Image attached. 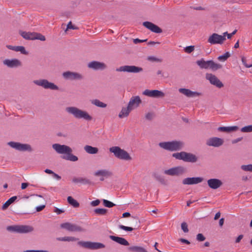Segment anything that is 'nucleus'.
<instances>
[{
	"instance_id": "nucleus-1",
	"label": "nucleus",
	"mask_w": 252,
	"mask_h": 252,
	"mask_svg": "<svg viewBox=\"0 0 252 252\" xmlns=\"http://www.w3.org/2000/svg\"><path fill=\"white\" fill-rule=\"evenodd\" d=\"M65 111L77 119H83L87 121H91L93 120V117L87 111L76 107H67L65 108Z\"/></svg>"
},
{
	"instance_id": "nucleus-2",
	"label": "nucleus",
	"mask_w": 252,
	"mask_h": 252,
	"mask_svg": "<svg viewBox=\"0 0 252 252\" xmlns=\"http://www.w3.org/2000/svg\"><path fill=\"white\" fill-rule=\"evenodd\" d=\"M158 145L164 150L172 152L182 150L184 146V143L181 141L174 140L160 142Z\"/></svg>"
},
{
	"instance_id": "nucleus-3",
	"label": "nucleus",
	"mask_w": 252,
	"mask_h": 252,
	"mask_svg": "<svg viewBox=\"0 0 252 252\" xmlns=\"http://www.w3.org/2000/svg\"><path fill=\"white\" fill-rule=\"evenodd\" d=\"M172 156L176 159L182 160L187 162L195 163L198 161V158L196 155L184 151L173 153Z\"/></svg>"
},
{
	"instance_id": "nucleus-4",
	"label": "nucleus",
	"mask_w": 252,
	"mask_h": 252,
	"mask_svg": "<svg viewBox=\"0 0 252 252\" xmlns=\"http://www.w3.org/2000/svg\"><path fill=\"white\" fill-rule=\"evenodd\" d=\"M6 230L11 232L17 233H27L33 231L32 226L27 225H13L8 226Z\"/></svg>"
},
{
	"instance_id": "nucleus-5",
	"label": "nucleus",
	"mask_w": 252,
	"mask_h": 252,
	"mask_svg": "<svg viewBox=\"0 0 252 252\" xmlns=\"http://www.w3.org/2000/svg\"><path fill=\"white\" fill-rule=\"evenodd\" d=\"M109 151L114 154V156L118 158L130 160L131 158L129 154L125 150L121 149L118 146H113L109 149Z\"/></svg>"
},
{
	"instance_id": "nucleus-6",
	"label": "nucleus",
	"mask_w": 252,
	"mask_h": 252,
	"mask_svg": "<svg viewBox=\"0 0 252 252\" xmlns=\"http://www.w3.org/2000/svg\"><path fill=\"white\" fill-rule=\"evenodd\" d=\"M33 83L35 85L42 87L45 89H50L51 90H59V89L58 86L45 79L34 80L33 81Z\"/></svg>"
},
{
	"instance_id": "nucleus-7",
	"label": "nucleus",
	"mask_w": 252,
	"mask_h": 252,
	"mask_svg": "<svg viewBox=\"0 0 252 252\" xmlns=\"http://www.w3.org/2000/svg\"><path fill=\"white\" fill-rule=\"evenodd\" d=\"M78 245L84 248L90 250H98L105 247V245L99 242H93L91 241H79Z\"/></svg>"
},
{
	"instance_id": "nucleus-8",
	"label": "nucleus",
	"mask_w": 252,
	"mask_h": 252,
	"mask_svg": "<svg viewBox=\"0 0 252 252\" xmlns=\"http://www.w3.org/2000/svg\"><path fill=\"white\" fill-rule=\"evenodd\" d=\"M61 227L70 232H85L86 229L81 226L70 222H65L61 224Z\"/></svg>"
},
{
	"instance_id": "nucleus-9",
	"label": "nucleus",
	"mask_w": 252,
	"mask_h": 252,
	"mask_svg": "<svg viewBox=\"0 0 252 252\" xmlns=\"http://www.w3.org/2000/svg\"><path fill=\"white\" fill-rule=\"evenodd\" d=\"M11 148L19 151L32 152V149L30 145L28 144H22L19 142L11 141L7 144Z\"/></svg>"
},
{
	"instance_id": "nucleus-10",
	"label": "nucleus",
	"mask_w": 252,
	"mask_h": 252,
	"mask_svg": "<svg viewBox=\"0 0 252 252\" xmlns=\"http://www.w3.org/2000/svg\"><path fill=\"white\" fill-rule=\"evenodd\" d=\"M225 40L226 38L224 36L213 33L209 36L207 41L211 45L222 44Z\"/></svg>"
},
{
	"instance_id": "nucleus-11",
	"label": "nucleus",
	"mask_w": 252,
	"mask_h": 252,
	"mask_svg": "<svg viewBox=\"0 0 252 252\" xmlns=\"http://www.w3.org/2000/svg\"><path fill=\"white\" fill-rule=\"evenodd\" d=\"M63 77L66 80L71 81L73 80H82L84 79V76L79 73L67 71L63 73Z\"/></svg>"
},
{
	"instance_id": "nucleus-12",
	"label": "nucleus",
	"mask_w": 252,
	"mask_h": 252,
	"mask_svg": "<svg viewBox=\"0 0 252 252\" xmlns=\"http://www.w3.org/2000/svg\"><path fill=\"white\" fill-rule=\"evenodd\" d=\"M186 172V169L185 167L182 166H178L165 170L164 173L170 176H180L184 174Z\"/></svg>"
},
{
	"instance_id": "nucleus-13",
	"label": "nucleus",
	"mask_w": 252,
	"mask_h": 252,
	"mask_svg": "<svg viewBox=\"0 0 252 252\" xmlns=\"http://www.w3.org/2000/svg\"><path fill=\"white\" fill-rule=\"evenodd\" d=\"M143 70V69L142 67L135 65H124L116 69L117 71H123L134 73L142 72Z\"/></svg>"
},
{
	"instance_id": "nucleus-14",
	"label": "nucleus",
	"mask_w": 252,
	"mask_h": 252,
	"mask_svg": "<svg viewBox=\"0 0 252 252\" xmlns=\"http://www.w3.org/2000/svg\"><path fill=\"white\" fill-rule=\"evenodd\" d=\"M53 148L60 154H65L68 153L72 152V149L68 146L61 145L60 144H54L52 145Z\"/></svg>"
},
{
	"instance_id": "nucleus-15",
	"label": "nucleus",
	"mask_w": 252,
	"mask_h": 252,
	"mask_svg": "<svg viewBox=\"0 0 252 252\" xmlns=\"http://www.w3.org/2000/svg\"><path fill=\"white\" fill-rule=\"evenodd\" d=\"M206 78L208 80L210 83L219 88L223 87L222 83L215 75L211 73H207Z\"/></svg>"
},
{
	"instance_id": "nucleus-16",
	"label": "nucleus",
	"mask_w": 252,
	"mask_h": 252,
	"mask_svg": "<svg viewBox=\"0 0 252 252\" xmlns=\"http://www.w3.org/2000/svg\"><path fill=\"white\" fill-rule=\"evenodd\" d=\"M224 141L222 139L214 137L209 138L206 141V145L208 146L219 147L223 144Z\"/></svg>"
},
{
	"instance_id": "nucleus-17",
	"label": "nucleus",
	"mask_w": 252,
	"mask_h": 252,
	"mask_svg": "<svg viewBox=\"0 0 252 252\" xmlns=\"http://www.w3.org/2000/svg\"><path fill=\"white\" fill-rule=\"evenodd\" d=\"M142 94L145 95L152 97H163L164 96V94L162 92L157 90H150L146 89Z\"/></svg>"
},
{
	"instance_id": "nucleus-18",
	"label": "nucleus",
	"mask_w": 252,
	"mask_h": 252,
	"mask_svg": "<svg viewBox=\"0 0 252 252\" xmlns=\"http://www.w3.org/2000/svg\"><path fill=\"white\" fill-rule=\"evenodd\" d=\"M87 66L95 70H103L106 68V65L104 63L98 61L91 62L88 63Z\"/></svg>"
},
{
	"instance_id": "nucleus-19",
	"label": "nucleus",
	"mask_w": 252,
	"mask_h": 252,
	"mask_svg": "<svg viewBox=\"0 0 252 252\" xmlns=\"http://www.w3.org/2000/svg\"><path fill=\"white\" fill-rule=\"evenodd\" d=\"M113 173L112 172L106 169H101L96 171L94 172V175L96 177H100V180L103 181L104 178H107L112 176Z\"/></svg>"
},
{
	"instance_id": "nucleus-20",
	"label": "nucleus",
	"mask_w": 252,
	"mask_h": 252,
	"mask_svg": "<svg viewBox=\"0 0 252 252\" xmlns=\"http://www.w3.org/2000/svg\"><path fill=\"white\" fill-rule=\"evenodd\" d=\"M143 25L145 28L155 33H160L162 32L161 28L150 22H144L143 23Z\"/></svg>"
},
{
	"instance_id": "nucleus-21",
	"label": "nucleus",
	"mask_w": 252,
	"mask_h": 252,
	"mask_svg": "<svg viewBox=\"0 0 252 252\" xmlns=\"http://www.w3.org/2000/svg\"><path fill=\"white\" fill-rule=\"evenodd\" d=\"M3 63L10 68L17 67L22 65L21 62L17 59H5L3 61Z\"/></svg>"
},
{
	"instance_id": "nucleus-22",
	"label": "nucleus",
	"mask_w": 252,
	"mask_h": 252,
	"mask_svg": "<svg viewBox=\"0 0 252 252\" xmlns=\"http://www.w3.org/2000/svg\"><path fill=\"white\" fill-rule=\"evenodd\" d=\"M203 181V178L202 177H189L184 179L182 183L184 185H194L197 184Z\"/></svg>"
},
{
	"instance_id": "nucleus-23",
	"label": "nucleus",
	"mask_w": 252,
	"mask_h": 252,
	"mask_svg": "<svg viewBox=\"0 0 252 252\" xmlns=\"http://www.w3.org/2000/svg\"><path fill=\"white\" fill-rule=\"evenodd\" d=\"M179 92L185 95L187 97H193L195 96H199L201 95V93L197 92H193L190 90L189 89H185V88H180L179 89Z\"/></svg>"
},
{
	"instance_id": "nucleus-24",
	"label": "nucleus",
	"mask_w": 252,
	"mask_h": 252,
	"mask_svg": "<svg viewBox=\"0 0 252 252\" xmlns=\"http://www.w3.org/2000/svg\"><path fill=\"white\" fill-rule=\"evenodd\" d=\"M207 184L211 189H216L222 186V182L218 179L213 178L209 179Z\"/></svg>"
},
{
	"instance_id": "nucleus-25",
	"label": "nucleus",
	"mask_w": 252,
	"mask_h": 252,
	"mask_svg": "<svg viewBox=\"0 0 252 252\" xmlns=\"http://www.w3.org/2000/svg\"><path fill=\"white\" fill-rule=\"evenodd\" d=\"M141 102L139 96H132L130 99L127 106L132 110L133 108L137 107Z\"/></svg>"
},
{
	"instance_id": "nucleus-26",
	"label": "nucleus",
	"mask_w": 252,
	"mask_h": 252,
	"mask_svg": "<svg viewBox=\"0 0 252 252\" xmlns=\"http://www.w3.org/2000/svg\"><path fill=\"white\" fill-rule=\"evenodd\" d=\"M109 238L113 241L118 243V244L123 246H128L129 245L128 242L123 237L115 236L113 235L109 236Z\"/></svg>"
},
{
	"instance_id": "nucleus-27",
	"label": "nucleus",
	"mask_w": 252,
	"mask_h": 252,
	"mask_svg": "<svg viewBox=\"0 0 252 252\" xmlns=\"http://www.w3.org/2000/svg\"><path fill=\"white\" fill-rule=\"evenodd\" d=\"M72 182L75 184L79 183L83 185H91L92 184L89 179L83 177H74L72 179Z\"/></svg>"
},
{
	"instance_id": "nucleus-28",
	"label": "nucleus",
	"mask_w": 252,
	"mask_h": 252,
	"mask_svg": "<svg viewBox=\"0 0 252 252\" xmlns=\"http://www.w3.org/2000/svg\"><path fill=\"white\" fill-rule=\"evenodd\" d=\"M238 129V126H220L218 127V130L221 132H230L236 131Z\"/></svg>"
},
{
	"instance_id": "nucleus-29",
	"label": "nucleus",
	"mask_w": 252,
	"mask_h": 252,
	"mask_svg": "<svg viewBox=\"0 0 252 252\" xmlns=\"http://www.w3.org/2000/svg\"><path fill=\"white\" fill-rule=\"evenodd\" d=\"M20 35L25 39L27 40H34L35 33V32H31L20 31Z\"/></svg>"
},
{
	"instance_id": "nucleus-30",
	"label": "nucleus",
	"mask_w": 252,
	"mask_h": 252,
	"mask_svg": "<svg viewBox=\"0 0 252 252\" xmlns=\"http://www.w3.org/2000/svg\"><path fill=\"white\" fill-rule=\"evenodd\" d=\"M131 110L132 109L129 108L128 106L126 108L123 107L119 114V117L123 118L127 117Z\"/></svg>"
},
{
	"instance_id": "nucleus-31",
	"label": "nucleus",
	"mask_w": 252,
	"mask_h": 252,
	"mask_svg": "<svg viewBox=\"0 0 252 252\" xmlns=\"http://www.w3.org/2000/svg\"><path fill=\"white\" fill-rule=\"evenodd\" d=\"M196 64L202 69H208L209 61H205L203 59L196 61Z\"/></svg>"
},
{
	"instance_id": "nucleus-32",
	"label": "nucleus",
	"mask_w": 252,
	"mask_h": 252,
	"mask_svg": "<svg viewBox=\"0 0 252 252\" xmlns=\"http://www.w3.org/2000/svg\"><path fill=\"white\" fill-rule=\"evenodd\" d=\"M62 158L71 161H76L78 160L77 156L73 155L72 152L68 153L66 155L62 157Z\"/></svg>"
},
{
	"instance_id": "nucleus-33",
	"label": "nucleus",
	"mask_w": 252,
	"mask_h": 252,
	"mask_svg": "<svg viewBox=\"0 0 252 252\" xmlns=\"http://www.w3.org/2000/svg\"><path fill=\"white\" fill-rule=\"evenodd\" d=\"M85 151L90 154H95L98 152V149L96 147H93L91 146L86 145L84 147Z\"/></svg>"
},
{
	"instance_id": "nucleus-34",
	"label": "nucleus",
	"mask_w": 252,
	"mask_h": 252,
	"mask_svg": "<svg viewBox=\"0 0 252 252\" xmlns=\"http://www.w3.org/2000/svg\"><path fill=\"white\" fill-rule=\"evenodd\" d=\"M222 67V65L220 64L217 63L212 60L209 61V68L212 70H217Z\"/></svg>"
},
{
	"instance_id": "nucleus-35",
	"label": "nucleus",
	"mask_w": 252,
	"mask_h": 252,
	"mask_svg": "<svg viewBox=\"0 0 252 252\" xmlns=\"http://www.w3.org/2000/svg\"><path fill=\"white\" fill-rule=\"evenodd\" d=\"M17 196H14L11 198H10L7 201H6L2 206V210H6L9 205L14 202L17 199Z\"/></svg>"
},
{
	"instance_id": "nucleus-36",
	"label": "nucleus",
	"mask_w": 252,
	"mask_h": 252,
	"mask_svg": "<svg viewBox=\"0 0 252 252\" xmlns=\"http://www.w3.org/2000/svg\"><path fill=\"white\" fill-rule=\"evenodd\" d=\"M91 102L92 104L100 108H105L107 106L106 103L100 101L97 99H92L91 100Z\"/></svg>"
},
{
	"instance_id": "nucleus-37",
	"label": "nucleus",
	"mask_w": 252,
	"mask_h": 252,
	"mask_svg": "<svg viewBox=\"0 0 252 252\" xmlns=\"http://www.w3.org/2000/svg\"><path fill=\"white\" fill-rule=\"evenodd\" d=\"M128 250L132 252H148L144 248L140 246H131Z\"/></svg>"
},
{
	"instance_id": "nucleus-38",
	"label": "nucleus",
	"mask_w": 252,
	"mask_h": 252,
	"mask_svg": "<svg viewBox=\"0 0 252 252\" xmlns=\"http://www.w3.org/2000/svg\"><path fill=\"white\" fill-rule=\"evenodd\" d=\"M67 201L69 204L72 205L75 208H77L79 206V203L75 200L72 197L68 196L67 198Z\"/></svg>"
},
{
	"instance_id": "nucleus-39",
	"label": "nucleus",
	"mask_w": 252,
	"mask_h": 252,
	"mask_svg": "<svg viewBox=\"0 0 252 252\" xmlns=\"http://www.w3.org/2000/svg\"><path fill=\"white\" fill-rule=\"evenodd\" d=\"M56 239L59 241H68V242L75 241L77 240H78V239L75 237H69V236L63 237H58V238H57Z\"/></svg>"
},
{
	"instance_id": "nucleus-40",
	"label": "nucleus",
	"mask_w": 252,
	"mask_h": 252,
	"mask_svg": "<svg viewBox=\"0 0 252 252\" xmlns=\"http://www.w3.org/2000/svg\"><path fill=\"white\" fill-rule=\"evenodd\" d=\"M230 57V54L229 52H227L224 55L220 56L218 57V60L220 61H225L227 59Z\"/></svg>"
},
{
	"instance_id": "nucleus-41",
	"label": "nucleus",
	"mask_w": 252,
	"mask_h": 252,
	"mask_svg": "<svg viewBox=\"0 0 252 252\" xmlns=\"http://www.w3.org/2000/svg\"><path fill=\"white\" fill-rule=\"evenodd\" d=\"M94 212L98 215H105L107 212V210L103 208H97L94 209Z\"/></svg>"
},
{
	"instance_id": "nucleus-42",
	"label": "nucleus",
	"mask_w": 252,
	"mask_h": 252,
	"mask_svg": "<svg viewBox=\"0 0 252 252\" xmlns=\"http://www.w3.org/2000/svg\"><path fill=\"white\" fill-rule=\"evenodd\" d=\"M15 51L20 52L22 54L26 55L28 54V52L26 50L25 47L22 46H16Z\"/></svg>"
},
{
	"instance_id": "nucleus-43",
	"label": "nucleus",
	"mask_w": 252,
	"mask_h": 252,
	"mask_svg": "<svg viewBox=\"0 0 252 252\" xmlns=\"http://www.w3.org/2000/svg\"><path fill=\"white\" fill-rule=\"evenodd\" d=\"M103 204L104 206L108 208H112L115 206V204L113 202L106 199H103Z\"/></svg>"
},
{
	"instance_id": "nucleus-44",
	"label": "nucleus",
	"mask_w": 252,
	"mask_h": 252,
	"mask_svg": "<svg viewBox=\"0 0 252 252\" xmlns=\"http://www.w3.org/2000/svg\"><path fill=\"white\" fill-rule=\"evenodd\" d=\"M241 131L243 132H252V125L245 126L241 129Z\"/></svg>"
},
{
	"instance_id": "nucleus-45",
	"label": "nucleus",
	"mask_w": 252,
	"mask_h": 252,
	"mask_svg": "<svg viewBox=\"0 0 252 252\" xmlns=\"http://www.w3.org/2000/svg\"><path fill=\"white\" fill-rule=\"evenodd\" d=\"M38 39L41 41H45L46 40L45 37L41 33L35 32L34 40Z\"/></svg>"
},
{
	"instance_id": "nucleus-46",
	"label": "nucleus",
	"mask_w": 252,
	"mask_h": 252,
	"mask_svg": "<svg viewBox=\"0 0 252 252\" xmlns=\"http://www.w3.org/2000/svg\"><path fill=\"white\" fill-rule=\"evenodd\" d=\"M241 168L244 171L252 172V164L243 165L241 166Z\"/></svg>"
},
{
	"instance_id": "nucleus-47",
	"label": "nucleus",
	"mask_w": 252,
	"mask_h": 252,
	"mask_svg": "<svg viewBox=\"0 0 252 252\" xmlns=\"http://www.w3.org/2000/svg\"><path fill=\"white\" fill-rule=\"evenodd\" d=\"M194 50V46H189L184 48V51L186 53H190L193 52Z\"/></svg>"
},
{
	"instance_id": "nucleus-48",
	"label": "nucleus",
	"mask_w": 252,
	"mask_h": 252,
	"mask_svg": "<svg viewBox=\"0 0 252 252\" xmlns=\"http://www.w3.org/2000/svg\"><path fill=\"white\" fill-rule=\"evenodd\" d=\"M181 228L185 233L189 232L188 224L185 222H183L181 223Z\"/></svg>"
},
{
	"instance_id": "nucleus-49",
	"label": "nucleus",
	"mask_w": 252,
	"mask_h": 252,
	"mask_svg": "<svg viewBox=\"0 0 252 252\" xmlns=\"http://www.w3.org/2000/svg\"><path fill=\"white\" fill-rule=\"evenodd\" d=\"M237 30H234L231 33H228L227 32H225L223 33L222 36H224V37L226 38V36H227L228 39H230L231 38L232 36L234 35L236 32Z\"/></svg>"
},
{
	"instance_id": "nucleus-50",
	"label": "nucleus",
	"mask_w": 252,
	"mask_h": 252,
	"mask_svg": "<svg viewBox=\"0 0 252 252\" xmlns=\"http://www.w3.org/2000/svg\"><path fill=\"white\" fill-rule=\"evenodd\" d=\"M119 227L121 229L127 231H131L134 229L132 227L126 226L123 225H119Z\"/></svg>"
},
{
	"instance_id": "nucleus-51",
	"label": "nucleus",
	"mask_w": 252,
	"mask_h": 252,
	"mask_svg": "<svg viewBox=\"0 0 252 252\" xmlns=\"http://www.w3.org/2000/svg\"><path fill=\"white\" fill-rule=\"evenodd\" d=\"M148 60L149 61H152V62H160V63L162 62V60L161 59H158V58H156L153 56L148 57Z\"/></svg>"
},
{
	"instance_id": "nucleus-52",
	"label": "nucleus",
	"mask_w": 252,
	"mask_h": 252,
	"mask_svg": "<svg viewBox=\"0 0 252 252\" xmlns=\"http://www.w3.org/2000/svg\"><path fill=\"white\" fill-rule=\"evenodd\" d=\"M156 178L158 181L162 184L165 185L166 184V181L163 177L159 176V175H158V176H156Z\"/></svg>"
},
{
	"instance_id": "nucleus-53",
	"label": "nucleus",
	"mask_w": 252,
	"mask_h": 252,
	"mask_svg": "<svg viewBox=\"0 0 252 252\" xmlns=\"http://www.w3.org/2000/svg\"><path fill=\"white\" fill-rule=\"evenodd\" d=\"M241 60L243 64L244 65V66L247 68H250L252 67V64H248L246 63L247 60L245 57H241Z\"/></svg>"
},
{
	"instance_id": "nucleus-54",
	"label": "nucleus",
	"mask_w": 252,
	"mask_h": 252,
	"mask_svg": "<svg viewBox=\"0 0 252 252\" xmlns=\"http://www.w3.org/2000/svg\"><path fill=\"white\" fill-rule=\"evenodd\" d=\"M205 239V236L201 233H199L196 236V239L199 242L203 241Z\"/></svg>"
},
{
	"instance_id": "nucleus-55",
	"label": "nucleus",
	"mask_w": 252,
	"mask_h": 252,
	"mask_svg": "<svg viewBox=\"0 0 252 252\" xmlns=\"http://www.w3.org/2000/svg\"><path fill=\"white\" fill-rule=\"evenodd\" d=\"M68 29H73V30H76V29H78V28L77 27H74V26H73L72 25V23L71 21H70L67 25V28H66V30H67Z\"/></svg>"
},
{
	"instance_id": "nucleus-56",
	"label": "nucleus",
	"mask_w": 252,
	"mask_h": 252,
	"mask_svg": "<svg viewBox=\"0 0 252 252\" xmlns=\"http://www.w3.org/2000/svg\"><path fill=\"white\" fill-rule=\"evenodd\" d=\"M100 200L99 199H96L95 200L91 202V205L92 206H96L98 205L100 203Z\"/></svg>"
},
{
	"instance_id": "nucleus-57",
	"label": "nucleus",
	"mask_w": 252,
	"mask_h": 252,
	"mask_svg": "<svg viewBox=\"0 0 252 252\" xmlns=\"http://www.w3.org/2000/svg\"><path fill=\"white\" fill-rule=\"evenodd\" d=\"M153 116H154V115H153V113H148L146 115L145 118H146V119H147L148 120H151L153 118Z\"/></svg>"
},
{
	"instance_id": "nucleus-58",
	"label": "nucleus",
	"mask_w": 252,
	"mask_h": 252,
	"mask_svg": "<svg viewBox=\"0 0 252 252\" xmlns=\"http://www.w3.org/2000/svg\"><path fill=\"white\" fill-rule=\"evenodd\" d=\"M54 212L56 213L57 214L59 215L64 212V211L55 207L54 209Z\"/></svg>"
},
{
	"instance_id": "nucleus-59",
	"label": "nucleus",
	"mask_w": 252,
	"mask_h": 252,
	"mask_svg": "<svg viewBox=\"0 0 252 252\" xmlns=\"http://www.w3.org/2000/svg\"><path fill=\"white\" fill-rule=\"evenodd\" d=\"M45 207V205L37 206L36 208V210L37 212H40V211H42Z\"/></svg>"
},
{
	"instance_id": "nucleus-60",
	"label": "nucleus",
	"mask_w": 252,
	"mask_h": 252,
	"mask_svg": "<svg viewBox=\"0 0 252 252\" xmlns=\"http://www.w3.org/2000/svg\"><path fill=\"white\" fill-rule=\"evenodd\" d=\"M147 41V39H145V40H140V39H139L138 38H136V39H134L133 42L135 44H137V43H141V42H144V41Z\"/></svg>"
},
{
	"instance_id": "nucleus-61",
	"label": "nucleus",
	"mask_w": 252,
	"mask_h": 252,
	"mask_svg": "<svg viewBox=\"0 0 252 252\" xmlns=\"http://www.w3.org/2000/svg\"><path fill=\"white\" fill-rule=\"evenodd\" d=\"M243 238V235H240L238 236V237L236 239L235 243H238L240 242V241Z\"/></svg>"
},
{
	"instance_id": "nucleus-62",
	"label": "nucleus",
	"mask_w": 252,
	"mask_h": 252,
	"mask_svg": "<svg viewBox=\"0 0 252 252\" xmlns=\"http://www.w3.org/2000/svg\"><path fill=\"white\" fill-rule=\"evenodd\" d=\"M179 241L182 243H185V244H187L188 245L189 244H190V242L188 240H186L185 239H184V238H181L179 239Z\"/></svg>"
},
{
	"instance_id": "nucleus-63",
	"label": "nucleus",
	"mask_w": 252,
	"mask_h": 252,
	"mask_svg": "<svg viewBox=\"0 0 252 252\" xmlns=\"http://www.w3.org/2000/svg\"><path fill=\"white\" fill-rule=\"evenodd\" d=\"M243 138L242 137H239V138H238L236 139H234L232 141V144H235L239 141H241L242 140Z\"/></svg>"
},
{
	"instance_id": "nucleus-64",
	"label": "nucleus",
	"mask_w": 252,
	"mask_h": 252,
	"mask_svg": "<svg viewBox=\"0 0 252 252\" xmlns=\"http://www.w3.org/2000/svg\"><path fill=\"white\" fill-rule=\"evenodd\" d=\"M29 186V183H23L21 184V189H25Z\"/></svg>"
}]
</instances>
